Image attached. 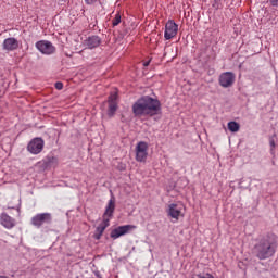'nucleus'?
<instances>
[{
    "label": "nucleus",
    "instance_id": "obj_1",
    "mask_svg": "<svg viewBox=\"0 0 278 278\" xmlns=\"http://www.w3.org/2000/svg\"><path fill=\"white\" fill-rule=\"evenodd\" d=\"M161 112L162 103H160V100L153 99L149 96L139 98L132 104V114L139 118L142 116H157Z\"/></svg>",
    "mask_w": 278,
    "mask_h": 278
},
{
    "label": "nucleus",
    "instance_id": "obj_19",
    "mask_svg": "<svg viewBox=\"0 0 278 278\" xmlns=\"http://www.w3.org/2000/svg\"><path fill=\"white\" fill-rule=\"evenodd\" d=\"M121 25V13H117L115 17L112 20V26L118 27Z\"/></svg>",
    "mask_w": 278,
    "mask_h": 278
},
{
    "label": "nucleus",
    "instance_id": "obj_12",
    "mask_svg": "<svg viewBox=\"0 0 278 278\" xmlns=\"http://www.w3.org/2000/svg\"><path fill=\"white\" fill-rule=\"evenodd\" d=\"M108 103H109L108 116L112 118V116H114V114H116V111L118 110V93L117 92L111 93L109 97Z\"/></svg>",
    "mask_w": 278,
    "mask_h": 278
},
{
    "label": "nucleus",
    "instance_id": "obj_8",
    "mask_svg": "<svg viewBox=\"0 0 278 278\" xmlns=\"http://www.w3.org/2000/svg\"><path fill=\"white\" fill-rule=\"evenodd\" d=\"M42 149H45V140L42 138H34L27 146V151L33 155H38L42 153Z\"/></svg>",
    "mask_w": 278,
    "mask_h": 278
},
{
    "label": "nucleus",
    "instance_id": "obj_24",
    "mask_svg": "<svg viewBox=\"0 0 278 278\" xmlns=\"http://www.w3.org/2000/svg\"><path fill=\"white\" fill-rule=\"evenodd\" d=\"M271 5H278V0H270Z\"/></svg>",
    "mask_w": 278,
    "mask_h": 278
},
{
    "label": "nucleus",
    "instance_id": "obj_13",
    "mask_svg": "<svg viewBox=\"0 0 278 278\" xmlns=\"http://www.w3.org/2000/svg\"><path fill=\"white\" fill-rule=\"evenodd\" d=\"M0 224L2 227H4V229H14V227H16V219L8 215V213H1Z\"/></svg>",
    "mask_w": 278,
    "mask_h": 278
},
{
    "label": "nucleus",
    "instance_id": "obj_7",
    "mask_svg": "<svg viewBox=\"0 0 278 278\" xmlns=\"http://www.w3.org/2000/svg\"><path fill=\"white\" fill-rule=\"evenodd\" d=\"M178 31H179V25H177L175 21L168 20L165 24V33H164L165 40H173V38L177 36Z\"/></svg>",
    "mask_w": 278,
    "mask_h": 278
},
{
    "label": "nucleus",
    "instance_id": "obj_5",
    "mask_svg": "<svg viewBox=\"0 0 278 278\" xmlns=\"http://www.w3.org/2000/svg\"><path fill=\"white\" fill-rule=\"evenodd\" d=\"M167 216L177 223L179 218H184V206L177 203L169 204L167 207Z\"/></svg>",
    "mask_w": 278,
    "mask_h": 278
},
{
    "label": "nucleus",
    "instance_id": "obj_18",
    "mask_svg": "<svg viewBox=\"0 0 278 278\" xmlns=\"http://www.w3.org/2000/svg\"><path fill=\"white\" fill-rule=\"evenodd\" d=\"M192 278H216L210 273L195 274Z\"/></svg>",
    "mask_w": 278,
    "mask_h": 278
},
{
    "label": "nucleus",
    "instance_id": "obj_11",
    "mask_svg": "<svg viewBox=\"0 0 278 278\" xmlns=\"http://www.w3.org/2000/svg\"><path fill=\"white\" fill-rule=\"evenodd\" d=\"M149 146L144 141H140L136 147V160L137 162H144L149 153Z\"/></svg>",
    "mask_w": 278,
    "mask_h": 278
},
{
    "label": "nucleus",
    "instance_id": "obj_3",
    "mask_svg": "<svg viewBox=\"0 0 278 278\" xmlns=\"http://www.w3.org/2000/svg\"><path fill=\"white\" fill-rule=\"evenodd\" d=\"M114 210H116V199L112 197L105 207L102 223L96 228V233L93 235L96 240H101V236L110 227V219L114 216Z\"/></svg>",
    "mask_w": 278,
    "mask_h": 278
},
{
    "label": "nucleus",
    "instance_id": "obj_9",
    "mask_svg": "<svg viewBox=\"0 0 278 278\" xmlns=\"http://www.w3.org/2000/svg\"><path fill=\"white\" fill-rule=\"evenodd\" d=\"M35 47L43 55H53L55 53V48L51 41L40 40L36 42Z\"/></svg>",
    "mask_w": 278,
    "mask_h": 278
},
{
    "label": "nucleus",
    "instance_id": "obj_4",
    "mask_svg": "<svg viewBox=\"0 0 278 278\" xmlns=\"http://www.w3.org/2000/svg\"><path fill=\"white\" fill-rule=\"evenodd\" d=\"M53 220L51 213H39L31 217L30 223L34 227H37V229H40V227L47 223L48 225Z\"/></svg>",
    "mask_w": 278,
    "mask_h": 278
},
{
    "label": "nucleus",
    "instance_id": "obj_6",
    "mask_svg": "<svg viewBox=\"0 0 278 278\" xmlns=\"http://www.w3.org/2000/svg\"><path fill=\"white\" fill-rule=\"evenodd\" d=\"M218 83L222 88H231V86L236 84V74L232 72H224L219 75Z\"/></svg>",
    "mask_w": 278,
    "mask_h": 278
},
{
    "label": "nucleus",
    "instance_id": "obj_22",
    "mask_svg": "<svg viewBox=\"0 0 278 278\" xmlns=\"http://www.w3.org/2000/svg\"><path fill=\"white\" fill-rule=\"evenodd\" d=\"M269 146H270L271 153H275V147H276L275 139L273 138L269 139Z\"/></svg>",
    "mask_w": 278,
    "mask_h": 278
},
{
    "label": "nucleus",
    "instance_id": "obj_14",
    "mask_svg": "<svg viewBox=\"0 0 278 278\" xmlns=\"http://www.w3.org/2000/svg\"><path fill=\"white\" fill-rule=\"evenodd\" d=\"M2 47L4 51H16L18 49V40L14 37L4 39Z\"/></svg>",
    "mask_w": 278,
    "mask_h": 278
},
{
    "label": "nucleus",
    "instance_id": "obj_16",
    "mask_svg": "<svg viewBox=\"0 0 278 278\" xmlns=\"http://www.w3.org/2000/svg\"><path fill=\"white\" fill-rule=\"evenodd\" d=\"M228 129L232 134H237V131H240V124H238V122H229Z\"/></svg>",
    "mask_w": 278,
    "mask_h": 278
},
{
    "label": "nucleus",
    "instance_id": "obj_2",
    "mask_svg": "<svg viewBox=\"0 0 278 278\" xmlns=\"http://www.w3.org/2000/svg\"><path fill=\"white\" fill-rule=\"evenodd\" d=\"M277 245L270 237H264L254 247V253L258 260H268L275 255Z\"/></svg>",
    "mask_w": 278,
    "mask_h": 278
},
{
    "label": "nucleus",
    "instance_id": "obj_17",
    "mask_svg": "<svg viewBox=\"0 0 278 278\" xmlns=\"http://www.w3.org/2000/svg\"><path fill=\"white\" fill-rule=\"evenodd\" d=\"M212 8L214 10H223V0H213Z\"/></svg>",
    "mask_w": 278,
    "mask_h": 278
},
{
    "label": "nucleus",
    "instance_id": "obj_23",
    "mask_svg": "<svg viewBox=\"0 0 278 278\" xmlns=\"http://www.w3.org/2000/svg\"><path fill=\"white\" fill-rule=\"evenodd\" d=\"M55 88H56V90H62V88H64V84L55 83Z\"/></svg>",
    "mask_w": 278,
    "mask_h": 278
},
{
    "label": "nucleus",
    "instance_id": "obj_20",
    "mask_svg": "<svg viewBox=\"0 0 278 278\" xmlns=\"http://www.w3.org/2000/svg\"><path fill=\"white\" fill-rule=\"evenodd\" d=\"M49 166H58V157L52 156L48 161Z\"/></svg>",
    "mask_w": 278,
    "mask_h": 278
},
{
    "label": "nucleus",
    "instance_id": "obj_15",
    "mask_svg": "<svg viewBox=\"0 0 278 278\" xmlns=\"http://www.w3.org/2000/svg\"><path fill=\"white\" fill-rule=\"evenodd\" d=\"M101 45V38L99 36H91L88 37L84 41V46L87 47V49H97Z\"/></svg>",
    "mask_w": 278,
    "mask_h": 278
},
{
    "label": "nucleus",
    "instance_id": "obj_10",
    "mask_svg": "<svg viewBox=\"0 0 278 278\" xmlns=\"http://www.w3.org/2000/svg\"><path fill=\"white\" fill-rule=\"evenodd\" d=\"M132 229H136V226H134V225L119 226L117 228H114L111 231V238L113 240H118V238H121V236H127V233H129Z\"/></svg>",
    "mask_w": 278,
    "mask_h": 278
},
{
    "label": "nucleus",
    "instance_id": "obj_21",
    "mask_svg": "<svg viewBox=\"0 0 278 278\" xmlns=\"http://www.w3.org/2000/svg\"><path fill=\"white\" fill-rule=\"evenodd\" d=\"M86 5H96V3H101V0H85Z\"/></svg>",
    "mask_w": 278,
    "mask_h": 278
},
{
    "label": "nucleus",
    "instance_id": "obj_25",
    "mask_svg": "<svg viewBox=\"0 0 278 278\" xmlns=\"http://www.w3.org/2000/svg\"><path fill=\"white\" fill-rule=\"evenodd\" d=\"M143 66H149V61L143 63Z\"/></svg>",
    "mask_w": 278,
    "mask_h": 278
}]
</instances>
